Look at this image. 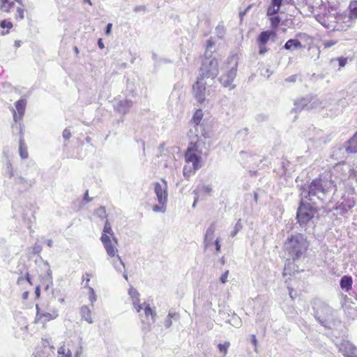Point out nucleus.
Returning a JSON list of instances; mask_svg holds the SVG:
<instances>
[{
	"instance_id": "f257e3e1",
	"label": "nucleus",
	"mask_w": 357,
	"mask_h": 357,
	"mask_svg": "<svg viewBox=\"0 0 357 357\" xmlns=\"http://www.w3.org/2000/svg\"><path fill=\"white\" fill-rule=\"evenodd\" d=\"M204 143L198 135L190 139L188 148L184 152V160L185 163L192 164L191 166L184 165L183 174L184 177L189 178L203 165L202 146Z\"/></svg>"
},
{
	"instance_id": "f03ea898",
	"label": "nucleus",
	"mask_w": 357,
	"mask_h": 357,
	"mask_svg": "<svg viewBox=\"0 0 357 357\" xmlns=\"http://www.w3.org/2000/svg\"><path fill=\"white\" fill-rule=\"evenodd\" d=\"M309 246L310 242L307 237L301 233L290 235L284 244L285 252L294 261L304 258Z\"/></svg>"
},
{
	"instance_id": "7ed1b4c3",
	"label": "nucleus",
	"mask_w": 357,
	"mask_h": 357,
	"mask_svg": "<svg viewBox=\"0 0 357 357\" xmlns=\"http://www.w3.org/2000/svg\"><path fill=\"white\" fill-rule=\"evenodd\" d=\"M153 187L158 204L154 205L152 209L155 213H164L166 211L168 197L167 183L165 178H162L161 183H154Z\"/></svg>"
},
{
	"instance_id": "20e7f679",
	"label": "nucleus",
	"mask_w": 357,
	"mask_h": 357,
	"mask_svg": "<svg viewBox=\"0 0 357 357\" xmlns=\"http://www.w3.org/2000/svg\"><path fill=\"white\" fill-rule=\"evenodd\" d=\"M0 10L3 13H13L16 20L24 18V6L22 0H0Z\"/></svg>"
},
{
	"instance_id": "39448f33",
	"label": "nucleus",
	"mask_w": 357,
	"mask_h": 357,
	"mask_svg": "<svg viewBox=\"0 0 357 357\" xmlns=\"http://www.w3.org/2000/svg\"><path fill=\"white\" fill-rule=\"evenodd\" d=\"M57 354L58 357H82L83 347L79 342L65 341L58 348Z\"/></svg>"
},
{
	"instance_id": "423d86ee",
	"label": "nucleus",
	"mask_w": 357,
	"mask_h": 357,
	"mask_svg": "<svg viewBox=\"0 0 357 357\" xmlns=\"http://www.w3.org/2000/svg\"><path fill=\"white\" fill-rule=\"evenodd\" d=\"M317 210L309 203L301 202L296 212L297 222L301 227H305L314 217Z\"/></svg>"
},
{
	"instance_id": "0eeeda50",
	"label": "nucleus",
	"mask_w": 357,
	"mask_h": 357,
	"mask_svg": "<svg viewBox=\"0 0 357 357\" xmlns=\"http://www.w3.org/2000/svg\"><path fill=\"white\" fill-rule=\"evenodd\" d=\"M200 80L204 78L215 77L218 73V62L217 59H212L202 63L200 68Z\"/></svg>"
},
{
	"instance_id": "6e6552de",
	"label": "nucleus",
	"mask_w": 357,
	"mask_h": 357,
	"mask_svg": "<svg viewBox=\"0 0 357 357\" xmlns=\"http://www.w3.org/2000/svg\"><path fill=\"white\" fill-rule=\"evenodd\" d=\"M36 314L35 317V323H40L45 325L46 323L52 321L58 317L59 314L56 310L50 309L45 311L39 307L38 305H36Z\"/></svg>"
},
{
	"instance_id": "1a4fd4ad",
	"label": "nucleus",
	"mask_w": 357,
	"mask_h": 357,
	"mask_svg": "<svg viewBox=\"0 0 357 357\" xmlns=\"http://www.w3.org/2000/svg\"><path fill=\"white\" fill-rule=\"evenodd\" d=\"M282 3V0H271V5L267 9V15L270 16L271 26L274 29H277L280 23V17L275 15L279 12Z\"/></svg>"
},
{
	"instance_id": "9d476101",
	"label": "nucleus",
	"mask_w": 357,
	"mask_h": 357,
	"mask_svg": "<svg viewBox=\"0 0 357 357\" xmlns=\"http://www.w3.org/2000/svg\"><path fill=\"white\" fill-rule=\"evenodd\" d=\"M26 106V100L24 98H21L15 103V108H12L11 109L13 112V120L15 121V123L12 126L13 128H15L19 130V124L21 126L22 124L21 123L18 122L22 119L24 115Z\"/></svg>"
},
{
	"instance_id": "9b49d317",
	"label": "nucleus",
	"mask_w": 357,
	"mask_h": 357,
	"mask_svg": "<svg viewBox=\"0 0 357 357\" xmlns=\"http://www.w3.org/2000/svg\"><path fill=\"white\" fill-rule=\"evenodd\" d=\"M54 347L47 339H43L33 354V357H54Z\"/></svg>"
},
{
	"instance_id": "f8f14e48",
	"label": "nucleus",
	"mask_w": 357,
	"mask_h": 357,
	"mask_svg": "<svg viewBox=\"0 0 357 357\" xmlns=\"http://www.w3.org/2000/svg\"><path fill=\"white\" fill-rule=\"evenodd\" d=\"M275 36L276 32L275 31H264L260 33L257 38V43L259 45V54L260 55L264 54L268 51L266 44L271 37L275 38Z\"/></svg>"
},
{
	"instance_id": "ddd939ff",
	"label": "nucleus",
	"mask_w": 357,
	"mask_h": 357,
	"mask_svg": "<svg viewBox=\"0 0 357 357\" xmlns=\"http://www.w3.org/2000/svg\"><path fill=\"white\" fill-rule=\"evenodd\" d=\"M100 240L104 245V248L107 255L110 257L113 258L114 257H118V258L120 259V257L117 255L118 241L116 238H107L105 236H101Z\"/></svg>"
},
{
	"instance_id": "4468645a",
	"label": "nucleus",
	"mask_w": 357,
	"mask_h": 357,
	"mask_svg": "<svg viewBox=\"0 0 357 357\" xmlns=\"http://www.w3.org/2000/svg\"><path fill=\"white\" fill-rule=\"evenodd\" d=\"M326 183V181H323L321 176L312 181L309 185V195H317L319 192L325 193Z\"/></svg>"
},
{
	"instance_id": "2eb2a0df",
	"label": "nucleus",
	"mask_w": 357,
	"mask_h": 357,
	"mask_svg": "<svg viewBox=\"0 0 357 357\" xmlns=\"http://www.w3.org/2000/svg\"><path fill=\"white\" fill-rule=\"evenodd\" d=\"M237 63H236L235 66L232 67L227 74L223 75L220 77V82L225 87H228L230 89L235 87V85L233 84L232 82L237 74Z\"/></svg>"
},
{
	"instance_id": "dca6fc26",
	"label": "nucleus",
	"mask_w": 357,
	"mask_h": 357,
	"mask_svg": "<svg viewBox=\"0 0 357 357\" xmlns=\"http://www.w3.org/2000/svg\"><path fill=\"white\" fill-rule=\"evenodd\" d=\"M339 351L344 357H356L357 348L349 341H342L339 346Z\"/></svg>"
},
{
	"instance_id": "f3484780",
	"label": "nucleus",
	"mask_w": 357,
	"mask_h": 357,
	"mask_svg": "<svg viewBox=\"0 0 357 357\" xmlns=\"http://www.w3.org/2000/svg\"><path fill=\"white\" fill-rule=\"evenodd\" d=\"M199 79L193 85V93L195 98L199 103H202L205 100V83L201 82Z\"/></svg>"
},
{
	"instance_id": "a211bd4d",
	"label": "nucleus",
	"mask_w": 357,
	"mask_h": 357,
	"mask_svg": "<svg viewBox=\"0 0 357 357\" xmlns=\"http://www.w3.org/2000/svg\"><path fill=\"white\" fill-rule=\"evenodd\" d=\"M18 128H19V135H20V140H19L20 155L22 159H26L29 156V153H28L27 146L24 142L22 127L20 124H19Z\"/></svg>"
},
{
	"instance_id": "6ab92c4d",
	"label": "nucleus",
	"mask_w": 357,
	"mask_h": 357,
	"mask_svg": "<svg viewBox=\"0 0 357 357\" xmlns=\"http://www.w3.org/2000/svg\"><path fill=\"white\" fill-rule=\"evenodd\" d=\"M128 294L132 299V303L137 312H139L142 310V305L140 304L139 294L133 287H130L128 291Z\"/></svg>"
},
{
	"instance_id": "aec40b11",
	"label": "nucleus",
	"mask_w": 357,
	"mask_h": 357,
	"mask_svg": "<svg viewBox=\"0 0 357 357\" xmlns=\"http://www.w3.org/2000/svg\"><path fill=\"white\" fill-rule=\"evenodd\" d=\"M52 284V279L50 274H47L45 278H43L40 285L37 286L35 289V296L37 299L40 296V287H43L45 290H47L49 287Z\"/></svg>"
},
{
	"instance_id": "412c9836",
	"label": "nucleus",
	"mask_w": 357,
	"mask_h": 357,
	"mask_svg": "<svg viewBox=\"0 0 357 357\" xmlns=\"http://www.w3.org/2000/svg\"><path fill=\"white\" fill-rule=\"evenodd\" d=\"M81 319L89 324L93 323V314L92 310L87 306L83 305L79 308Z\"/></svg>"
},
{
	"instance_id": "4be33fe9",
	"label": "nucleus",
	"mask_w": 357,
	"mask_h": 357,
	"mask_svg": "<svg viewBox=\"0 0 357 357\" xmlns=\"http://www.w3.org/2000/svg\"><path fill=\"white\" fill-rule=\"evenodd\" d=\"M340 287L346 292L349 291L352 289L353 279L349 275H344L340 282Z\"/></svg>"
},
{
	"instance_id": "5701e85b",
	"label": "nucleus",
	"mask_w": 357,
	"mask_h": 357,
	"mask_svg": "<svg viewBox=\"0 0 357 357\" xmlns=\"http://www.w3.org/2000/svg\"><path fill=\"white\" fill-rule=\"evenodd\" d=\"M348 12V17L350 20L354 21L357 19V0H353L349 3Z\"/></svg>"
},
{
	"instance_id": "b1692460",
	"label": "nucleus",
	"mask_w": 357,
	"mask_h": 357,
	"mask_svg": "<svg viewBox=\"0 0 357 357\" xmlns=\"http://www.w3.org/2000/svg\"><path fill=\"white\" fill-rule=\"evenodd\" d=\"M346 150L348 153H357V135L356 133L347 142Z\"/></svg>"
},
{
	"instance_id": "393cba45",
	"label": "nucleus",
	"mask_w": 357,
	"mask_h": 357,
	"mask_svg": "<svg viewBox=\"0 0 357 357\" xmlns=\"http://www.w3.org/2000/svg\"><path fill=\"white\" fill-rule=\"evenodd\" d=\"M292 47L295 49H301L303 47V45L297 39H289L284 44V48L287 50H291Z\"/></svg>"
},
{
	"instance_id": "a878e982",
	"label": "nucleus",
	"mask_w": 357,
	"mask_h": 357,
	"mask_svg": "<svg viewBox=\"0 0 357 357\" xmlns=\"http://www.w3.org/2000/svg\"><path fill=\"white\" fill-rule=\"evenodd\" d=\"M101 236H105L107 238H116L114 236V234L112 231L111 224L109 222L108 220H105L102 234Z\"/></svg>"
},
{
	"instance_id": "bb28decb",
	"label": "nucleus",
	"mask_w": 357,
	"mask_h": 357,
	"mask_svg": "<svg viewBox=\"0 0 357 357\" xmlns=\"http://www.w3.org/2000/svg\"><path fill=\"white\" fill-rule=\"evenodd\" d=\"M142 309L144 310V314L146 317L148 319L149 317H151L153 321H155V318L156 317V312L151 307L150 305L146 303H144L142 304Z\"/></svg>"
},
{
	"instance_id": "cd10ccee",
	"label": "nucleus",
	"mask_w": 357,
	"mask_h": 357,
	"mask_svg": "<svg viewBox=\"0 0 357 357\" xmlns=\"http://www.w3.org/2000/svg\"><path fill=\"white\" fill-rule=\"evenodd\" d=\"M214 232H215V227L213 225H211L205 234L204 236V243L205 245L207 247L209 245V244L211 243L212 240L213 239L214 236Z\"/></svg>"
},
{
	"instance_id": "c85d7f7f",
	"label": "nucleus",
	"mask_w": 357,
	"mask_h": 357,
	"mask_svg": "<svg viewBox=\"0 0 357 357\" xmlns=\"http://www.w3.org/2000/svg\"><path fill=\"white\" fill-rule=\"evenodd\" d=\"M0 27L1 29H6V31L1 32V35L4 36L10 33V29H12L13 27V24L10 21L3 20L0 21Z\"/></svg>"
},
{
	"instance_id": "c756f323",
	"label": "nucleus",
	"mask_w": 357,
	"mask_h": 357,
	"mask_svg": "<svg viewBox=\"0 0 357 357\" xmlns=\"http://www.w3.org/2000/svg\"><path fill=\"white\" fill-rule=\"evenodd\" d=\"M202 118H203L202 110L201 109H197L195 111V112L194 113L192 120L196 126H198L200 123Z\"/></svg>"
},
{
	"instance_id": "7c9ffc66",
	"label": "nucleus",
	"mask_w": 357,
	"mask_h": 357,
	"mask_svg": "<svg viewBox=\"0 0 357 357\" xmlns=\"http://www.w3.org/2000/svg\"><path fill=\"white\" fill-rule=\"evenodd\" d=\"M230 347V343L229 342H225L224 343H220L218 345V348L219 351L225 356L227 354V350Z\"/></svg>"
},
{
	"instance_id": "2f4dec72",
	"label": "nucleus",
	"mask_w": 357,
	"mask_h": 357,
	"mask_svg": "<svg viewBox=\"0 0 357 357\" xmlns=\"http://www.w3.org/2000/svg\"><path fill=\"white\" fill-rule=\"evenodd\" d=\"M95 214L96 215V216L102 220H104L107 219V213H106V209L105 207L103 206H100L98 208H97L96 211H95Z\"/></svg>"
},
{
	"instance_id": "473e14b6",
	"label": "nucleus",
	"mask_w": 357,
	"mask_h": 357,
	"mask_svg": "<svg viewBox=\"0 0 357 357\" xmlns=\"http://www.w3.org/2000/svg\"><path fill=\"white\" fill-rule=\"evenodd\" d=\"M88 289H89V299L91 306L93 307L94 305V303L96 301V295L94 289L92 287H89Z\"/></svg>"
},
{
	"instance_id": "72a5a7b5",
	"label": "nucleus",
	"mask_w": 357,
	"mask_h": 357,
	"mask_svg": "<svg viewBox=\"0 0 357 357\" xmlns=\"http://www.w3.org/2000/svg\"><path fill=\"white\" fill-rule=\"evenodd\" d=\"M42 250L40 245L35 244L33 247L29 249L30 254L31 255H36L40 254Z\"/></svg>"
},
{
	"instance_id": "f704fd0d",
	"label": "nucleus",
	"mask_w": 357,
	"mask_h": 357,
	"mask_svg": "<svg viewBox=\"0 0 357 357\" xmlns=\"http://www.w3.org/2000/svg\"><path fill=\"white\" fill-rule=\"evenodd\" d=\"M93 277V275L91 273H86L82 276V282L84 283V287L89 288V283L91 280V278Z\"/></svg>"
},
{
	"instance_id": "c9c22d12",
	"label": "nucleus",
	"mask_w": 357,
	"mask_h": 357,
	"mask_svg": "<svg viewBox=\"0 0 357 357\" xmlns=\"http://www.w3.org/2000/svg\"><path fill=\"white\" fill-rule=\"evenodd\" d=\"M199 190L206 194H210L212 192V188L210 185H202L199 188Z\"/></svg>"
},
{
	"instance_id": "e433bc0d",
	"label": "nucleus",
	"mask_w": 357,
	"mask_h": 357,
	"mask_svg": "<svg viewBox=\"0 0 357 357\" xmlns=\"http://www.w3.org/2000/svg\"><path fill=\"white\" fill-rule=\"evenodd\" d=\"M337 61H338V63H339V66L340 68H343L345 66V65L347 64V59L345 58V57H338L337 59Z\"/></svg>"
},
{
	"instance_id": "4c0bfd02",
	"label": "nucleus",
	"mask_w": 357,
	"mask_h": 357,
	"mask_svg": "<svg viewBox=\"0 0 357 357\" xmlns=\"http://www.w3.org/2000/svg\"><path fill=\"white\" fill-rule=\"evenodd\" d=\"M167 317L172 319L178 320L179 319V314L175 311H170Z\"/></svg>"
},
{
	"instance_id": "58836bf2",
	"label": "nucleus",
	"mask_w": 357,
	"mask_h": 357,
	"mask_svg": "<svg viewBox=\"0 0 357 357\" xmlns=\"http://www.w3.org/2000/svg\"><path fill=\"white\" fill-rule=\"evenodd\" d=\"M63 137L65 139H69L71 137V132L69 129H64V130L63 131Z\"/></svg>"
},
{
	"instance_id": "ea45409f",
	"label": "nucleus",
	"mask_w": 357,
	"mask_h": 357,
	"mask_svg": "<svg viewBox=\"0 0 357 357\" xmlns=\"http://www.w3.org/2000/svg\"><path fill=\"white\" fill-rule=\"evenodd\" d=\"M337 43V41L335 40H327L324 43V46L325 48H329L332 47L333 45H335Z\"/></svg>"
},
{
	"instance_id": "a19ab883",
	"label": "nucleus",
	"mask_w": 357,
	"mask_h": 357,
	"mask_svg": "<svg viewBox=\"0 0 357 357\" xmlns=\"http://www.w3.org/2000/svg\"><path fill=\"white\" fill-rule=\"evenodd\" d=\"M229 275V271H226L220 277V281L222 283H225L227 281V278Z\"/></svg>"
},
{
	"instance_id": "79ce46f5",
	"label": "nucleus",
	"mask_w": 357,
	"mask_h": 357,
	"mask_svg": "<svg viewBox=\"0 0 357 357\" xmlns=\"http://www.w3.org/2000/svg\"><path fill=\"white\" fill-rule=\"evenodd\" d=\"M172 325V319L169 317H167L165 321V326L166 328H169Z\"/></svg>"
},
{
	"instance_id": "37998d69",
	"label": "nucleus",
	"mask_w": 357,
	"mask_h": 357,
	"mask_svg": "<svg viewBox=\"0 0 357 357\" xmlns=\"http://www.w3.org/2000/svg\"><path fill=\"white\" fill-rule=\"evenodd\" d=\"M112 24H111V23L107 24V25L106 26V30H105V33L107 35H109L110 34L111 31H112Z\"/></svg>"
},
{
	"instance_id": "c03bdc74",
	"label": "nucleus",
	"mask_w": 357,
	"mask_h": 357,
	"mask_svg": "<svg viewBox=\"0 0 357 357\" xmlns=\"http://www.w3.org/2000/svg\"><path fill=\"white\" fill-rule=\"evenodd\" d=\"M215 245L216 252H220V241H219L218 238H217L215 240Z\"/></svg>"
},
{
	"instance_id": "a18cd8bd",
	"label": "nucleus",
	"mask_w": 357,
	"mask_h": 357,
	"mask_svg": "<svg viewBox=\"0 0 357 357\" xmlns=\"http://www.w3.org/2000/svg\"><path fill=\"white\" fill-rule=\"evenodd\" d=\"M251 342L253 344V345L257 347V340L256 338L255 335H252L251 336Z\"/></svg>"
},
{
	"instance_id": "49530a36",
	"label": "nucleus",
	"mask_w": 357,
	"mask_h": 357,
	"mask_svg": "<svg viewBox=\"0 0 357 357\" xmlns=\"http://www.w3.org/2000/svg\"><path fill=\"white\" fill-rule=\"evenodd\" d=\"M322 21H320L321 24L325 26L326 28H330L329 24L326 23V20H325V17H321Z\"/></svg>"
},
{
	"instance_id": "de8ad7c7",
	"label": "nucleus",
	"mask_w": 357,
	"mask_h": 357,
	"mask_svg": "<svg viewBox=\"0 0 357 357\" xmlns=\"http://www.w3.org/2000/svg\"><path fill=\"white\" fill-rule=\"evenodd\" d=\"M251 5L248 6V8L243 12L240 13V16L241 19H243V17L246 14L247 11L251 8Z\"/></svg>"
},
{
	"instance_id": "09e8293b",
	"label": "nucleus",
	"mask_w": 357,
	"mask_h": 357,
	"mask_svg": "<svg viewBox=\"0 0 357 357\" xmlns=\"http://www.w3.org/2000/svg\"><path fill=\"white\" fill-rule=\"evenodd\" d=\"M98 47H100V49L102 50L105 48V45L102 42V40L101 38H100L98 41Z\"/></svg>"
},
{
	"instance_id": "8fccbe9b",
	"label": "nucleus",
	"mask_w": 357,
	"mask_h": 357,
	"mask_svg": "<svg viewBox=\"0 0 357 357\" xmlns=\"http://www.w3.org/2000/svg\"><path fill=\"white\" fill-rule=\"evenodd\" d=\"M25 279L27 280V282L31 284L32 285L33 283L31 282V278L29 276V273H26V275H25Z\"/></svg>"
},
{
	"instance_id": "3c124183",
	"label": "nucleus",
	"mask_w": 357,
	"mask_h": 357,
	"mask_svg": "<svg viewBox=\"0 0 357 357\" xmlns=\"http://www.w3.org/2000/svg\"><path fill=\"white\" fill-rule=\"evenodd\" d=\"M29 291H24V292L22 294V298H23L24 300L27 299V298H28V296H29Z\"/></svg>"
},
{
	"instance_id": "603ef678",
	"label": "nucleus",
	"mask_w": 357,
	"mask_h": 357,
	"mask_svg": "<svg viewBox=\"0 0 357 357\" xmlns=\"http://www.w3.org/2000/svg\"><path fill=\"white\" fill-rule=\"evenodd\" d=\"M21 45V42L20 40H15V46L16 47H19Z\"/></svg>"
},
{
	"instance_id": "864d4df0",
	"label": "nucleus",
	"mask_w": 357,
	"mask_h": 357,
	"mask_svg": "<svg viewBox=\"0 0 357 357\" xmlns=\"http://www.w3.org/2000/svg\"><path fill=\"white\" fill-rule=\"evenodd\" d=\"M213 45V43L211 40L207 41V48L212 47Z\"/></svg>"
},
{
	"instance_id": "5fc2aeb1",
	"label": "nucleus",
	"mask_w": 357,
	"mask_h": 357,
	"mask_svg": "<svg viewBox=\"0 0 357 357\" xmlns=\"http://www.w3.org/2000/svg\"><path fill=\"white\" fill-rule=\"evenodd\" d=\"M74 51L75 52L76 54H79V50H78V47H74Z\"/></svg>"
},
{
	"instance_id": "6e6d98bb",
	"label": "nucleus",
	"mask_w": 357,
	"mask_h": 357,
	"mask_svg": "<svg viewBox=\"0 0 357 357\" xmlns=\"http://www.w3.org/2000/svg\"><path fill=\"white\" fill-rule=\"evenodd\" d=\"M84 1L86 2V3H88L90 5L92 4L91 0H84Z\"/></svg>"
},
{
	"instance_id": "4d7b16f0",
	"label": "nucleus",
	"mask_w": 357,
	"mask_h": 357,
	"mask_svg": "<svg viewBox=\"0 0 357 357\" xmlns=\"http://www.w3.org/2000/svg\"><path fill=\"white\" fill-rule=\"evenodd\" d=\"M24 280L23 278H18V280H17V282L20 283L21 281H22Z\"/></svg>"
},
{
	"instance_id": "13d9d810",
	"label": "nucleus",
	"mask_w": 357,
	"mask_h": 357,
	"mask_svg": "<svg viewBox=\"0 0 357 357\" xmlns=\"http://www.w3.org/2000/svg\"><path fill=\"white\" fill-rule=\"evenodd\" d=\"M197 201V199H196L195 200V202H194V203H193V206H195Z\"/></svg>"
},
{
	"instance_id": "bf43d9fd",
	"label": "nucleus",
	"mask_w": 357,
	"mask_h": 357,
	"mask_svg": "<svg viewBox=\"0 0 357 357\" xmlns=\"http://www.w3.org/2000/svg\"><path fill=\"white\" fill-rule=\"evenodd\" d=\"M356 357H357V354L356 355Z\"/></svg>"
},
{
	"instance_id": "052dcab7",
	"label": "nucleus",
	"mask_w": 357,
	"mask_h": 357,
	"mask_svg": "<svg viewBox=\"0 0 357 357\" xmlns=\"http://www.w3.org/2000/svg\"><path fill=\"white\" fill-rule=\"evenodd\" d=\"M356 134L357 135V132H356Z\"/></svg>"
}]
</instances>
